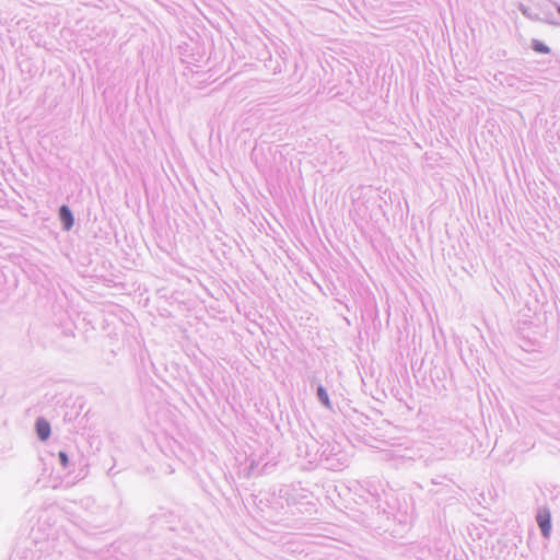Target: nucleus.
<instances>
[{"mask_svg": "<svg viewBox=\"0 0 560 560\" xmlns=\"http://www.w3.org/2000/svg\"><path fill=\"white\" fill-rule=\"evenodd\" d=\"M60 219L63 222L65 229L70 230L73 225V217L67 206L60 208Z\"/></svg>", "mask_w": 560, "mask_h": 560, "instance_id": "nucleus-3", "label": "nucleus"}, {"mask_svg": "<svg viewBox=\"0 0 560 560\" xmlns=\"http://www.w3.org/2000/svg\"><path fill=\"white\" fill-rule=\"evenodd\" d=\"M59 458L61 460L62 466L66 467L68 465V456H67V454L63 453V452H60L59 453Z\"/></svg>", "mask_w": 560, "mask_h": 560, "instance_id": "nucleus-5", "label": "nucleus"}, {"mask_svg": "<svg viewBox=\"0 0 560 560\" xmlns=\"http://www.w3.org/2000/svg\"><path fill=\"white\" fill-rule=\"evenodd\" d=\"M36 433L42 441H46L50 435V424L45 419L36 421Z\"/></svg>", "mask_w": 560, "mask_h": 560, "instance_id": "nucleus-2", "label": "nucleus"}, {"mask_svg": "<svg viewBox=\"0 0 560 560\" xmlns=\"http://www.w3.org/2000/svg\"><path fill=\"white\" fill-rule=\"evenodd\" d=\"M318 396L320 398V400L327 406L329 407L330 402H329V398H328V395L327 393L322 388L319 387L318 388Z\"/></svg>", "mask_w": 560, "mask_h": 560, "instance_id": "nucleus-4", "label": "nucleus"}, {"mask_svg": "<svg viewBox=\"0 0 560 560\" xmlns=\"http://www.w3.org/2000/svg\"><path fill=\"white\" fill-rule=\"evenodd\" d=\"M536 50L541 51V52H547L548 51V49L546 47H544L542 45L537 46Z\"/></svg>", "mask_w": 560, "mask_h": 560, "instance_id": "nucleus-6", "label": "nucleus"}, {"mask_svg": "<svg viewBox=\"0 0 560 560\" xmlns=\"http://www.w3.org/2000/svg\"><path fill=\"white\" fill-rule=\"evenodd\" d=\"M537 523L545 537H549L551 532V517L548 510H541L537 515Z\"/></svg>", "mask_w": 560, "mask_h": 560, "instance_id": "nucleus-1", "label": "nucleus"}]
</instances>
